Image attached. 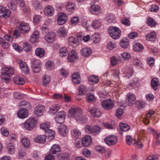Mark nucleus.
Returning a JSON list of instances; mask_svg holds the SVG:
<instances>
[{"instance_id":"f257e3e1","label":"nucleus","mask_w":160,"mask_h":160,"mask_svg":"<svg viewBox=\"0 0 160 160\" xmlns=\"http://www.w3.org/2000/svg\"><path fill=\"white\" fill-rule=\"evenodd\" d=\"M68 116L70 118H74L77 121L81 123L85 122L87 118L82 109L77 107L72 108L69 109L68 113Z\"/></svg>"},{"instance_id":"f03ea898","label":"nucleus","mask_w":160,"mask_h":160,"mask_svg":"<svg viewBox=\"0 0 160 160\" xmlns=\"http://www.w3.org/2000/svg\"><path fill=\"white\" fill-rule=\"evenodd\" d=\"M3 72H2L1 78L2 81L4 82H9L10 75H13L14 72V69L12 67H6L3 68Z\"/></svg>"},{"instance_id":"7ed1b4c3","label":"nucleus","mask_w":160,"mask_h":160,"mask_svg":"<svg viewBox=\"0 0 160 160\" xmlns=\"http://www.w3.org/2000/svg\"><path fill=\"white\" fill-rule=\"evenodd\" d=\"M37 121L34 117H31L26 120L21 126L25 129L29 131L32 130L35 127Z\"/></svg>"},{"instance_id":"20e7f679","label":"nucleus","mask_w":160,"mask_h":160,"mask_svg":"<svg viewBox=\"0 0 160 160\" xmlns=\"http://www.w3.org/2000/svg\"><path fill=\"white\" fill-rule=\"evenodd\" d=\"M121 73L123 76L129 78L133 74L134 71L132 67L130 65H125L121 68Z\"/></svg>"},{"instance_id":"39448f33","label":"nucleus","mask_w":160,"mask_h":160,"mask_svg":"<svg viewBox=\"0 0 160 160\" xmlns=\"http://www.w3.org/2000/svg\"><path fill=\"white\" fill-rule=\"evenodd\" d=\"M108 31L110 37L115 39H118L121 35L120 29L115 26L109 27Z\"/></svg>"},{"instance_id":"423d86ee","label":"nucleus","mask_w":160,"mask_h":160,"mask_svg":"<svg viewBox=\"0 0 160 160\" xmlns=\"http://www.w3.org/2000/svg\"><path fill=\"white\" fill-rule=\"evenodd\" d=\"M127 97L128 98V103L127 104L129 106H131L135 102L136 98L135 95L132 94L128 93L127 95ZM127 104L125 103L122 101L121 102V104L119 105L120 107H126Z\"/></svg>"},{"instance_id":"0eeeda50","label":"nucleus","mask_w":160,"mask_h":160,"mask_svg":"<svg viewBox=\"0 0 160 160\" xmlns=\"http://www.w3.org/2000/svg\"><path fill=\"white\" fill-rule=\"evenodd\" d=\"M101 104L102 108L108 110L112 109L113 107L114 103L112 100L108 99L102 101Z\"/></svg>"},{"instance_id":"6e6552de","label":"nucleus","mask_w":160,"mask_h":160,"mask_svg":"<svg viewBox=\"0 0 160 160\" xmlns=\"http://www.w3.org/2000/svg\"><path fill=\"white\" fill-rule=\"evenodd\" d=\"M16 61L19 65V67L22 71L26 74L29 73V68L26 62L21 59H17Z\"/></svg>"},{"instance_id":"1a4fd4ad","label":"nucleus","mask_w":160,"mask_h":160,"mask_svg":"<svg viewBox=\"0 0 160 160\" xmlns=\"http://www.w3.org/2000/svg\"><path fill=\"white\" fill-rule=\"evenodd\" d=\"M104 141L105 143L108 146H112L117 143L118 138L116 136L111 135L106 137Z\"/></svg>"},{"instance_id":"9d476101","label":"nucleus","mask_w":160,"mask_h":160,"mask_svg":"<svg viewBox=\"0 0 160 160\" xmlns=\"http://www.w3.org/2000/svg\"><path fill=\"white\" fill-rule=\"evenodd\" d=\"M46 107L42 105H38L34 108L33 113L37 117L40 116L44 113Z\"/></svg>"},{"instance_id":"9b49d317","label":"nucleus","mask_w":160,"mask_h":160,"mask_svg":"<svg viewBox=\"0 0 160 160\" xmlns=\"http://www.w3.org/2000/svg\"><path fill=\"white\" fill-rule=\"evenodd\" d=\"M78 56L77 52L74 50H71L68 53L67 59L69 62H72L77 61Z\"/></svg>"},{"instance_id":"f8f14e48","label":"nucleus","mask_w":160,"mask_h":160,"mask_svg":"<svg viewBox=\"0 0 160 160\" xmlns=\"http://www.w3.org/2000/svg\"><path fill=\"white\" fill-rule=\"evenodd\" d=\"M11 13V11L8 9L6 8L5 7L0 6V17L5 18H8Z\"/></svg>"},{"instance_id":"ddd939ff","label":"nucleus","mask_w":160,"mask_h":160,"mask_svg":"<svg viewBox=\"0 0 160 160\" xmlns=\"http://www.w3.org/2000/svg\"><path fill=\"white\" fill-rule=\"evenodd\" d=\"M56 35L55 33L53 32H48L44 36L45 40L48 43L53 42L56 39Z\"/></svg>"},{"instance_id":"4468645a","label":"nucleus","mask_w":160,"mask_h":160,"mask_svg":"<svg viewBox=\"0 0 160 160\" xmlns=\"http://www.w3.org/2000/svg\"><path fill=\"white\" fill-rule=\"evenodd\" d=\"M41 61L38 60H36L32 63V69L35 73H38L39 72L41 68Z\"/></svg>"},{"instance_id":"2eb2a0df","label":"nucleus","mask_w":160,"mask_h":160,"mask_svg":"<svg viewBox=\"0 0 160 160\" xmlns=\"http://www.w3.org/2000/svg\"><path fill=\"white\" fill-rule=\"evenodd\" d=\"M102 22V20L101 19H93L91 24V26L94 29H98L101 27Z\"/></svg>"},{"instance_id":"dca6fc26","label":"nucleus","mask_w":160,"mask_h":160,"mask_svg":"<svg viewBox=\"0 0 160 160\" xmlns=\"http://www.w3.org/2000/svg\"><path fill=\"white\" fill-rule=\"evenodd\" d=\"M101 10V8L98 5L95 4L92 5L90 8V12L93 14H100Z\"/></svg>"},{"instance_id":"f3484780","label":"nucleus","mask_w":160,"mask_h":160,"mask_svg":"<svg viewBox=\"0 0 160 160\" xmlns=\"http://www.w3.org/2000/svg\"><path fill=\"white\" fill-rule=\"evenodd\" d=\"M92 139L89 135H86L84 136L82 139V146L84 147H88L91 144Z\"/></svg>"},{"instance_id":"a211bd4d","label":"nucleus","mask_w":160,"mask_h":160,"mask_svg":"<svg viewBox=\"0 0 160 160\" xmlns=\"http://www.w3.org/2000/svg\"><path fill=\"white\" fill-rule=\"evenodd\" d=\"M28 112L27 109L24 108L20 109L18 112L17 115L19 118L24 119L27 118L28 116Z\"/></svg>"},{"instance_id":"6ab92c4d","label":"nucleus","mask_w":160,"mask_h":160,"mask_svg":"<svg viewBox=\"0 0 160 160\" xmlns=\"http://www.w3.org/2000/svg\"><path fill=\"white\" fill-rule=\"evenodd\" d=\"M44 12L46 16L51 17L53 14L54 10L52 6L49 5L44 8Z\"/></svg>"},{"instance_id":"aec40b11","label":"nucleus","mask_w":160,"mask_h":160,"mask_svg":"<svg viewBox=\"0 0 160 160\" xmlns=\"http://www.w3.org/2000/svg\"><path fill=\"white\" fill-rule=\"evenodd\" d=\"M67 20V17L66 14L60 13L58 15L57 19V22L59 25H62L66 22Z\"/></svg>"},{"instance_id":"412c9836","label":"nucleus","mask_w":160,"mask_h":160,"mask_svg":"<svg viewBox=\"0 0 160 160\" xmlns=\"http://www.w3.org/2000/svg\"><path fill=\"white\" fill-rule=\"evenodd\" d=\"M59 133L62 136H66L68 132V128L66 125H62L58 128Z\"/></svg>"},{"instance_id":"4be33fe9","label":"nucleus","mask_w":160,"mask_h":160,"mask_svg":"<svg viewBox=\"0 0 160 160\" xmlns=\"http://www.w3.org/2000/svg\"><path fill=\"white\" fill-rule=\"evenodd\" d=\"M19 28L20 31L23 33L27 32L30 29L29 24L26 22L21 23L19 25Z\"/></svg>"},{"instance_id":"5701e85b","label":"nucleus","mask_w":160,"mask_h":160,"mask_svg":"<svg viewBox=\"0 0 160 160\" xmlns=\"http://www.w3.org/2000/svg\"><path fill=\"white\" fill-rule=\"evenodd\" d=\"M89 112L94 117H100L102 115V113L99 109L95 108H89Z\"/></svg>"},{"instance_id":"b1692460","label":"nucleus","mask_w":160,"mask_h":160,"mask_svg":"<svg viewBox=\"0 0 160 160\" xmlns=\"http://www.w3.org/2000/svg\"><path fill=\"white\" fill-rule=\"evenodd\" d=\"M60 105L59 104H55L49 108L48 112L50 114L54 115L59 110Z\"/></svg>"},{"instance_id":"393cba45","label":"nucleus","mask_w":160,"mask_h":160,"mask_svg":"<svg viewBox=\"0 0 160 160\" xmlns=\"http://www.w3.org/2000/svg\"><path fill=\"white\" fill-rule=\"evenodd\" d=\"M46 138L44 135H40L35 137L34 139L35 142L44 143L46 142Z\"/></svg>"},{"instance_id":"a878e982","label":"nucleus","mask_w":160,"mask_h":160,"mask_svg":"<svg viewBox=\"0 0 160 160\" xmlns=\"http://www.w3.org/2000/svg\"><path fill=\"white\" fill-rule=\"evenodd\" d=\"M45 133L44 135L47 137L48 139L51 140L54 138L55 135V132L51 129H49L45 132Z\"/></svg>"},{"instance_id":"bb28decb","label":"nucleus","mask_w":160,"mask_h":160,"mask_svg":"<svg viewBox=\"0 0 160 160\" xmlns=\"http://www.w3.org/2000/svg\"><path fill=\"white\" fill-rule=\"evenodd\" d=\"M13 81L14 83L19 85H23L25 83V81L24 79L18 76L14 77Z\"/></svg>"},{"instance_id":"cd10ccee","label":"nucleus","mask_w":160,"mask_h":160,"mask_svg":"<svg viewBox=\"0 0 160 160\" xmlns=\"http://www.w3.org/2000/svg\"><path fill=\"white\" fill-rule=\"evenodd\" d=\"M132 62L133 66L138 68L141 69L142 68V63L137 58H133Z\"/></svg>"},{"instance_id":"c85d7f7f","label":"nucleus","mask_w":160,"mask_h":160,"mask_svg":"<svg viewBox=\"0 0 160 160\" xmlns=\"http://www.w3.org/2000/svg\"><path fill=\"white\" fill-rule=\"evenodd\" d=\"M99 80V78L97 76L91 75L88 78L89 82L91 85L98 83Z\"/></svg>"},{"instance_id":"c756f323","label":"nucleus","mask_w":160,"mask_h":160,"mask_svg":"<svg viewBox=\"0 0 160 160\" xmlns=\"http://www.w3.org/2000/svg\"><path fill=\"white\" fill-rule=\"evenodd\" d=\"M72 81L75 84H79L81 80L80 76L78 72L74 73L72 75Z\"/></svg>"},{"instance_id":"7c9ffc66","label":"nucleus","mask_w":160,"mask_h":160,"mask_svg":"<svg viewBox=\"0 0 160 160\" xmlns=\"http://www.w3.org/2000/svg\"><path fill=\"white\" fill-rule=\"evenodd\" d=\"M76 8V5L74 3L72 2H68L66 6L67 10L70 12H72Z\"/></svg>"},{"instance_id":"2f4dec72","label":"nucleus","mask_w":160,"mask_h":160,"mask_svg":"<svg viewBox=\"0 0 160 160\" xmlns=\"http://www.w3.org/2000/svg\"><path fill=\"white\" fill-rule=\"evenodd\" d=\"M50 152L53 154H59L60 152V147L58 144H55L51 147Z\"/></svg>"},{"instance_id":"473e14b6","label":"nucleus","mask_w":160,"mask_h":160,"mask_svg":"<svg viewBox=\"0 0 160 160\" xmlns=\"http://www.w3.org/2000/svg\"><path fill=\"white\" fill-rule=\"evenodd\" d=\"M67 29L64 27L59 28L57 31L58 35L60 37H64L67 35Z\"/></svg>"},{"instance_id":"72a5a7b5","label":"nucleus","mask_w":160,"mask_h":160,"mask_svg":"<svg viewBox=\"0 0 160 160\" xmlns=\"http://www.w3.org/2000/svg\"><path fill=\"white\" fill-rule=\"evenodd\" d=\"M39 32L38 31H34L31 35L30 40L32 43H33L37 41L38 39Z\"/></svg>"},{"instance_id":"f704fd0d","label":"nucleus","mask_w":160,"mask_h":160,"mask_svg":"<svg viewBox=\"0 0 160 160\" xmlns=\"http://www.w3.org/2000/svg\"><path fill=\"white\" fill-rule=\"evenodd\" d=\"M91 50L89 48H85L81 51V53L84 57L89 56L91 54Z\"/></svg>"},{"instance_id":"c9c22d12","label":"nucleus","mask_w":160,"mask_h":160,"mask_svg":"<svg viewBox=\"0 0 160 160\" xmlns=\"http://www.w3.org/2000/svg\"><path fill=\"white\" fill-rule=\"evenodd\" d=\"M71 136L73 138L78 139L81 135V132L77 129H73L71 131Z\"/></svg>"},{"instance_id":"e433bc0d","label":"nucleus","mask_w":160,"mask_h":160,"mask_svg":"<svg viewBox=\"0 0 160 160\" xmlns=\"http://www.w3.org/2000/svg\"><path fill=\"white\" fill-rule=\"evenodd\" d=\"M78 43L77 39L75 38L74 37H72L69 38L68 40V44L73 47H75Z\"/></svg>"},{"instance_id":"4c0bfd02","label":"nucleus","mask_w":160,"mask_h":160,"mask_svg":"<svg viewBox=\"0 0 160 160\" xmlns=\"http://www.w3.org/2000/svg\"><path fill=\"white\" fill-rule=\"evenodd\" d=\"M151 85L152 88L154 90H157L158 88V86L159 85L158 79L157 78L152 79L151 81Z\"/></svg>"},{"instance_id":"58836bf2","label":"nucleus","mask_w":160,"mask_h":160,"mask_svg":"<svg viewBox=\"0 0 160 160\" xmlns=\"http://www.w3.org/2000/svg\"><path fill=\"white\" fill-rule=\"evenodd\" d=\"M35 52L36 56L40 58L43 57L45 53L44 49L41 48H36Z\"/></svg>"},{"instance_id":"ea45409f","label":"nucleus","mask_w":160,"mask_h":160,"mask_svg":"<svg viewBox=\"0 0 160 160\" xmlns=\"http://www.w3.org/2000/svg\"><path fill=\"white\" fill-rule=\"evenodd\" d=\"M129 40L128 38H122L120 43L121 46L124 48H127L129 45Z\"/></svg>"},{"instance_id":"a19ab883","label":"nucleus","mask_w":160,"mask_h":160,"mask_svg":"<svg viewBox=\"0 0 160 160\" xmlns=\"http://www.w3.org/2000/svg\"><path fill=\"white\" fill-rule=\"evenodd\" d=\"M21 142L26 148H28L30 146V140L27 138H23L21 140Z\"/></svg>"},{"instance_id":"79ce46f5","label":"nucleus","mask_w":160,"mask_h":160,"mask_svg":"<svg viewBox=\"0 0 160 160\" xmlns=\"http://www.w3.org/2000/svg\"><path fill=\"white\" fill-rule=\"evenodd\" d=\"M7 149L8 152L10 154H12L15 152V146L12 143H9L7 144Z\"/></svg>"},{"instance_id":"37998d69","label":"nucleus","mask_w":160,"mask_h":160,"mask_svg":"<svg viewBox=\"0 0 160 160\" xmlns=\"http://www.w3.org/2000/svg\"><path fill=\"white\" fill-rule=\"evenodd\" d=\"M156 37V34L155 32L152 31L146 35V38L147 40L151 41H152L153 39H155Z\"/></svg>"},{"instance_id":"c03bdc74","label":"nucleus","mask_w":160,"mask_h":160,"mask_svg":"<svg viewBox=\"0 0 160 160\" xmlns=\"http://www.w3.org/2000/svg\"><path fill=\"white\" fill-rule=\"evenodd\" d=\"M133 49L136 52H139L142 51L144 49V47L142 44L138 43L135 44L133 46Z\"/></svg>"},{"instance_id":"a18cd8bd","label":"nucleus","mask_w":160,"mask_h":160,"mask_svg":"<svg viewBox=\"0 0 160 160\" xmlns=\"http://www.w3.org/2000/svg\"><path fill=\"white\" fill-rule=\"evenodd\" d=\"M115 17L112 14H110L107 15L106 18V21L108 23L115 22Z\"/></svg>"},{"instance_id":"49530a36","label":"nucleus","mask_w":160,"mask_h":160,"mask_svg":"<svg viewBox=\"0 0 160 160\" xmlns=\"http://www.w3.org/2000/svg\"><path fill=\"white\" fill-rule=\"evenodd\" d=\"M101 128L97 125H94L92 127V134L96 135L99 133L101 130Z\"/></svg>"},{"instance_id":"de8ad7c7","label":"nucleus","mask_w":160,"mask_h":160,"mask_svg":"<svg viewBox=\"0 0 160 160\" xmlns=\"http://www.w3.org/2000/svg\"><path fill=\"white\" fill-rule=\"evenodd\" d=\"M119 126L121 130L122 131L126 132L130 129L129 126L126 124L121 122L119 124Z\"/></svg>"},{"instance_id":"09e8293b","label":"nucleus","mask_w":160,"mask_h":160,"mask_svg":"<svg viewBox=\"0 0 160 160\" xmlns=\"http://www.w3.org/2000/svg\"><path fill=\"white\" fill-rule=\"evenodd\" d=\"M86 101L88 102H94L96 100L95 97L92 93L87 94L86 96Z\"/></svg>"},{"instance_id":"8fccbe9b","label":"nucleus","mask_w":160,"mask_h":160,"mask_svg":"<svg viewBox=\"0 0 160 160\" xmlns=\"http://www.w3.org/2000/svg\"><path fill=\"white\" fill-rule=\"evenodd\" d=\"M87 90V87L83 85H80L79 88V93L80 95H82L85 94Z\"/></svg>"},{"instance_id":"3c124183","label":"nucleus","mask_w":160,"mask_h":160,"mask_svg":"<svg viewBox=\"0 0 160 160\" xmlns=\"http://www.w3.org/2000/svg\"><path fill=\"white\" fill-rule=\"evenodd\" d=\"M50 80V78L49 75H45L42 78L43 85L45 86L49 82Z\"/></svg>"},{"instance_id":"603ef678","label":"nucleus","mask_w":160,"mask_h":160,"mask_svg":"<svg viewBox=\"0 0 160 160\" xmlns=\"http://www.w3.org/2000/svg\"><path fill=\"white\" fill-rule=\"evenodd\" d=\"M68 53V51L66 47H63L60 49L59 54L60 56L62 57H64L67 55Z\"/></svg>"},{"instance_id":"864d4df0","label":"nucleus","mask_w":160,"mask_h":160,"mask_svg":"<svg viewBox=\"0 0 160 160\" xmlns=\"http://www.w3.org/2000/svg\"><path fill=\"white\" fill-rule=\"evenodd\" d=\"M0 44L4 48H8L10 46L9 43L2 38H0Z\"/></svg>"},{"instance_id":"5fc2aeb1","label":"nucleus","mask_w":160,"mask_h":160,"mask_svg":"<svg viewBox=\"0 0 160 160\" xmlns=\"http://www.w3.org/2000/svg\"><path fill=\"white\" fill-rule=\"evenodd\" d=\"M42 18V17L39 15H35L33 18V23L34 24H38L41 20Z\"/></svg>"},{"instance_id":"6e6d98bb","label":"nucleus","mask_w":160,"mask_h":160,"mask_svg":"<svg viewBox=\"0 0 160 160\" xmlns=\"http://www.w3.org/2000/svg\"><path fill=\"white\" fill-rule=\"evenodd\" d=\"M23 50L26 52H29L31 49V44L27 42H25L23 45Z\"/></svg>"},{"instance_id":"4d7b16f0","label":"nucleus","mask_w":160,"mask_h":160,"mask_svg":"<svg viewBox=\"0 0 160 160\" xmlns=\"http://www.w3.org/2000/svg\"><path fill=\"white\" fill-rule=\"evenodd\" d=\"M116 43L115 41H109L107 45V48L109 50H112L116 47Z\"/></svg>"},{"instance_id":"13d9d810","label":"nucleus","mask_w":160,"mask_h":160,"mask_svg":"<svg viewBox=\"0 0 160 160\" xmlns=\"http://www.w3.org/2000/svg\"><path fill=\"white\" fill-rule=\"evenodd\" d=\"M14 98L17 99H22L24 97V94L20 93L19 92H15L13 94Z\"/></svg>"},{"instance_id":"bf43d9fd","label":"nucleus","mask_w":160,"mask_h":160,"mask_svg":"<svg viewBox=\"0 0 160 160\" xmlns=\"http://www.w3.org/2000/svg\"><path fill=\"white\" fill-rule=\"evenodd\" d=\"M40 128L44 130L45 132L49 129L50 125L48 122H45L41 124L40 125Z\"/></svg>"},{"instance_id":"052dcab7","label":"nucleus","mask_w":160,"mask_h":160,"mask_svg":"<svg viewBox=\"0 0 160 160\" xmlns=\"http://www.w3.org/2000/svg\"><path fill=\"white\" fill-rule=\"evenodd\" d=\"M147 22L149 26H154L156 25L155 21L151 17L148 18Z\"/></svg>"},{"instance_id":"680f3d73","label":"nucleus","mask_w":160,"mask_h":160,"mask_svg":"<svg viewBox=\"0 0 160 160\" xmlns=\"http://www.w3.org/2000/svg\"><path fill=\"white\" fill-rule=\"evenodd\" d=\"M77 37L78 38H80L81 40H82L85 42H87L90 39V36L89 35H87L85 36H83L79 34L78 35Z\"/></svg>"},{"instance_id":"e2e57ef3","label":"nucleus","mask_w":160,"mask_h":160,"mask_svg":"<svg viewBox=\"0 0 160 160\" xmlns=\"http://www.w3.org/2000/svg\"><path fill=\"white\" fill-rule=\"evenodd\" d=\"M95 148L96 151L102 153H104L106 151L105 148L104 147L100 145L96 146Z\"/></svg>"},{"instance_id":"0e129e2a","label":"nucleus","mask_w":160,"mask_h":160,"mask_svg":"<svg viewBox=\"0 0 160 160\" xmlns=\"http://www.w3.org/2000/svg\"><path fill=\"white\" fill-rule=\"evenodd\" d=\"M122 58L125 60H129L131 58L130 54L127 52H124L121 54Z\"/></svg>"},{"instance_id":"69168bd1","label":"nucleus","mask_w":160,"mask_h":160,"mask_svg":"<svg viewBox=\"0 0 160 160\" xmlns=\"http://www.w3.org/2000/svg\"><path fill=\"white\" fill-rule=\"evenodd\" d=\"M1 132L2 135L7 137L9 133V132L7 128L5 127H2L1 129Z\"/></svg>"},{"instance_id":"338daca9","label":"nucleus","mask_w":160,"mask_h":160,"mask_svg":"<svg viewBox=\"0 0 160 160\" xmlns=\"http://www.w3.org/2000/svg\"><path fill=\"white\" fill-rule=\"evenodd\" d=\"M69 157L68 154L64 153L60 155L58 157V160H68Z\"/></svg>"},{"instance_id":"774afa93","label":"nucleus","mask_w":160,"mask_h":160,"mask_svg":"<svg viewBox=\"0 0 160 160\" xmlns=\"http://www.w3.org/2000/svg\"><path fill=\"white\" fill-rule=\"evenodd\" d=\"M45 65L47 69H52L54 68L53 63L50 61H48L45 63Z\"/></svg>"}]
</instances>
